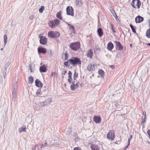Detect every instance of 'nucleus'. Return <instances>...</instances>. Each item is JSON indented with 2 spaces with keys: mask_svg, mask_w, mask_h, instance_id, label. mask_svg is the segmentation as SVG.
I'll return each instance as SVG.
<instances>
[{
  "mask_svg": "<svg viewBox=\"0 0 150 150\" xmlns=\"http://www.w3.org/2000/svg\"><path fill=\"white\" fill-rule=\"evenodd\" d=\"M97 32L100 37H101L103 35V32L102 29L101 28L98 29Z\"/></svg>",
  "mask_w": 150,
  "mask_h": 150,
  "instance_id": "18",
  "label": "nucleus"
},
{
  "mask_svg": "<svg viewBox=\"0 0 150 150\" xmlns=\"http://www.w3.org/2000/svg\"><path fill=\"white\" fill-rule=\"evenodd\" d=\"M110 25H111V29H112V32L113 33H115V30L114 28L113 25L112 24H110Z\"/></svg>",
  "mask_w": 150,
  "mask_h": 150,
  "instance_id": "37",
  "label": "nucleus"
},
{
  "mask_svg": "<svg viewBox=\"0 0 150 150\" xmlns=\"http://www.w3.org/2000/svg\"><path fill=\"white\" fill-rule=\"evenodd\" d=\"M132 135H131L130 136V138H129L128 139V144H127V147H128L130 143V141L131 140V139H132Z\"/></svg>",
  "mask_w": 150,
  "mask_h": 150,
  "instance_id": "34",
  "label": "nucleus"
},
{
  "mask_svg": "<svg viewBox=\"0 0 150 150\" xmlns=\"http://www.w3.org/2000/svg\"><path fill=\"white\" fill-rule=\"evenodd\" d=\"M110 67L112 69H114L115 68V67L113 65H111L110 66Z\"/></svg>",
  "mask_w": 150,
  "mask_h": 150,
  "instance_id": "43",
  "label": "nucleus"
},
{
  "mask_svg": "<svg viewBox=\"0 0 150 150\" xmlns=\"http://www.w3.org/2000/svg\"><path fill=\"white\" fill-rule=\"evenodd\" d=\"M64 59L65 60H67L69 58V54L67 52L65 53L64 54Z\"/></svg>",
  "mask_w": 150,
  "mask_h": 150,
  "instance_id": "32",
  "label": "nucleus"
},
{
  "mask_svg": "<svg viewBox=\"0 0 150 150\" xmlns=\"http://www.w3.org/2000/svg\"><path fill=\"white\" fill-rule=\"evenodd\" d=\"M62 13V12L61 11L58 12L56 14V17L59 19L62 20V18L61 15Z\"/></svg>",
  "mask_w": 150,
  "mask_h": 150,
  "instance_id": "24",
  "label": "nucleus"
},
{
  "mask_svg": "<svg viewBox=\"0 0 150 150\" xmlns=\"http://www.w3.org/2000/svg\"><path fill=\"white\" fill-rule=\"evenodd\" d=\"M150 46V43H148L146 44Z\"/></svg>",
  "mask_w": 150,
  "mask_h": 150,
  "instance_id": "48",
  "label": "nucleus"
},
{
  "mask_svg": "<svg viewBox=\"0 0 150 150\" xmlns=\"http://www.w3.org/2000/svg\"><path fill=\"white\" fill-rule=\"evenodd\" d=\"M34 16L33 15H32L31 16H30V17H29V19L30 20H32L33 19V18H34Z\"/></svg>",
  "mask_w": 150,
  "mask_h": 150,
  "instance_id": "40",
  "label": "nucleus"
},
{
  "mask_svg": "<svg viewBox=\"0 0 150 150\" xmlns=\"http://www.w3.org/2000/svg\"><path fill=\"white\" fill-rule=\"evenodd\" d=\"M81 61L77 57H73L68 59L67 61L64 62V65L66 67L68 66L71 65L73 66H75L77 64H81Z\"/></svg>",
  "mask_w": 150,
  "mask_h": 150,
  "instance_id": "1",
  "label": "nucleus"
},
{
  "mask_svg": "<svg viewBox=\"0 0 150 150\" xmlns=\"http://www.w3.org/2000/svg\"><path fill=\"white\" fill-rule=\"evenodd\" d=\"M3 48H1V50H3Z\"/></svg>",
  "mask_w": 150,
  "mask_h": 150,
  "instance_id": "49",
  "label": "nucleus"
},
{
  "mask_svg": "<svg viewBox=\"0 0 150 150\" xmlns=\"http://www.w3.org/2000/svg\"><path fill=\"white\" fill-rule=\"evenodd\" d=\"M31 70H32V69H31ZM31 72H32V70H31Z\"/></svg>",
  "mask_w": 150,
  "mask_h": 150,
  "instance_id": "52",
  "label": "nucleus"
},
{
  "mask_svg": "<svg viewBox=\"0 0 150 150\" xmlns=\"http://www.w3.org/2000/svg\"><path fill=\"white\" fill-rule=\"evenodd\" d=\"M41 91L40 89H38V90L36 92V94L37 95H40L41 94Z\"/></svg>",
  "mask_w": 150,
  "mask_h": 150,
  "instance_id": "35",
  "label": "nucleus"
},
{
  "mask_svg": "<svg viewBox=\"0 0 150 150\" xmlns=\"http://www.w3.org/2000/svg\"><path fill=\"white\" fill-rule=\"evenodd\" d=\"M143 115H144V118L145 119L146 118V112H143Z\"/></svg>",
  "mask_w": 150,
  "mask_h": 150,
  "instance_id": "42",
  "label": "nucleus"
},
{
  "mask_svg": "<svg viewBox=\"0 0 150 150\" xmlns=\"http://www.w3.org/2000/svg\"><path fill=\"white\" fill-rule=\"evenodd\" d=\"M143 116L142 117V123H143L144 122H145V119H144V118H143Z\"/></svg>",
  "mask_w": 150,
  "mask_h": 150,
  "instance_id": "41",
  "label": "nucleus"
},
{
  "mask_svg": "<svg viewBox=\"0 0 150 150\" xmlns=\"http://www.w3.org/2000/svg\"><path fill=\"white\" fill-rule=\"evenodd\" d=\"M19 132H21L23 131L24 132H25L26 131V127L25 126L24 127H20L19 129Z\"/></svg>",
  "mask_w": 150,
  "mask_h": 150,
  "instance_id": "27",
  "label": "nucleus"
},
{
  "mask_svg": "<svg viewBox=\"0 0 150 150\" xmlns=\"http://www.w3.org/2000/svg\"><path fill=\"white\" fill-rule=\"evenodd\" d=\"M60 35V33L58 32L50 31L48 33V36L53 38H58L59 37Z\"/></svg>",
  "mask_w": 150,
  "mask_h": 150,
  "instance_id": "5",
  "label": "nucleus"
},
{
  "mask_svg": "<svg viewBox=\"0 0 150 150\" xmlns=\"http://www.w3.org/2000/svg\"><path fill=\"white\" fill-rule=\"evenodd\" d=\"M78 74L77 73H76V72H74V76H73V78L74 80H75L76 79V78H77L78 77Z\"/></svg>",
  "mask_w": 150,
  "mask_h": 150,
  "instance_id": "36",
  "label": "nucleus"
},
{
  "mask_svg": "<svg viewBox=\"0 0 150 150\" xmlns=\"http://www.w3.org/2000/svg\"><path fill=\"white\" fill-rule=\"evenodd\" d=\"M115 133L113 130H110L108 133L107 138L110 141L113 140L115 138Z\"/></svg>",
  "mask_w": 150,
  "mask_h": 150,
  "instance_id": "6",
  "label": "nucleus"
},
{
  "mask_svg": "<svg viewBox=\"0 0 150 150\" xmlns=\"http://www.w3.org/2000/svg\"><path fill=\"white\" fill-rule=\"evenodd\" d=\"M73 150H82L79 147H75L74 149Z\"/></svg>",
  "mask_w": 150,
  "mask_h": 150,
  "instance_id": "38",
  "label": "nucleus"
},
{
  "mask_svg": "<svg viewBox=\"0 0 150 150\" xmlns=\"http://www.w3.org/2000/svg\"><path fill=\"white\" fill-rule=\"evenodd\" d=\"M35 85L41 88L42 87V82L38 79H36L35 81Z\"/></svg>",
  "mask_w": 150,
  "mask_h": 150,
  "instance_id": "15",
  "label": "nucleus"
},
{
  "mask_svg": "<svg viewBox=\"0 0 150 150\" xmlns=\"http://www.w3.org/2000/svg\"><path fill=\"white\" fill-rule=\"evenodd\" d=\"M147 134L149 136V138L150 139V130L149 129L147 131Z\"/></svg>",
  "mask_w": 150,
  "mask_h": 150,
  "instance_id": "39",
  "label": "nucleus"
},
{
  "mask_svg": "<svg viewBox=\"0 0 150 150\" xmlns=\"http://www.w3.org/2000/svg\"><path fill=\"white\" fill-rule=\"evenodd\" d=\"M81 46L80 43L79 42H76L71 43L70 44L69 47L73 50L76 51L79 49Z\"/></svg>",
  "mask_w": 150,
  "mask_h": 150,
  "instance_id": "3",
  "label": "nucleus"
},
{
  "mask_svg": "<svg viewBox=\"0 0 150 150\" xmlns=\"http://www.w3.org/2000/svg\"><path fill=\"white\" fill-rule=\"evenodd\" d=\"M79 82L76 83V84H72L71 86V89L72 90L74 91L75 89L77 88L79 86L78 83Z\"/></svg>",
  "mask_w": 150,
  "mask_h": 150,
  "instance_id": "20",
  "label": "nucleus"
},
{
  "mask_svg": "<svg viewBox=\"0 0 150 150\" xmlns=\"http://www.w3.org/2000/svg\"><path fill=\"white\" fill-rule=\"evenodd\" d=\"M87 57L90 59H92L93 56V50L91 49L88 50L86 53Z\"/></svg>",
  "mask_w": 150,
  "mask_h": 150,
  "instance_id": "8",
  "label": "nucleus"
},
{
  "mask_svg": "<svg viewBox=\"0 0 150 150\" xmlns=\"http://www.w3.org/2000/svg\"><path fill=\"white\" fill-rule=\"evenodd\" d=\"M33 81V78L32 76H29L28 77V83L29 84L32 83Z\"/></svg>",
  "mask_w": 150,
  "mask_h": 150,
  "instance_id": "26",
  "label": "nucleus"
},
{
  "mask_svg": "<svg viewBox=\"0 0 150 150\" xmlns=\"http://www.w3.org/2000/svg\"><path fill=\"white\" fill-rule=\"evenodd\" d=\"M132 44H130V47H132Z\"/></svg>",
  "mask_w": 150,
  "mask_h": 150,
  "instance_id": "46",
  "label": "nucleus"
},
{
  "mask_svg": "<svg viewBox=\"0 0 150 150\" xmlns=\"http://www.w3.org/2000/svg\"><path fill=\"white\" fill-rule=\"evenodd\" d=\"M40 37V43L43 45H45L47 42V38L45 36H41Z\"/></svg>",
  "mask_w": 150,
  "mask_h": 150,
  "instance_id": "9",
  "label": "nucleus"
},
{
  "mask_svg": "<svg viewBox=\"0 0 150 150\" xmlns=\"http://www.w3.org/2000/svg\"><path fill=\"white\" fill-rule=\"evenodd\" d=\"M94 65L92 64L91 63H89L87 67V69L89 71H93L94 70Z\"/></svg>",
  "mask_w": 150,
  "mask_h": 150,
  "instance_id": "14",
  "label": "nucleus"
},
{
  "mask_svg": "<svg viewBox=\"0 0 150 150\" xmlns=\"http://www.w3.org/2000/svg\"><path fill=\"white\" fill-rule=\"evenodd\" d=\"M47 70L46 67L45 65L41 66L40 68V71L41 72H45L47 71Z\"/></svg>",
  "mask_w": 150,
  "mask_h": 150,
  "instance_id": "19",
  "label": "nucleus"
},
{
  "mask_svg": "<svg viewBox=\"0 0 150 150\" xmlns=\"http://www.w3.org/2000/svg\"><path fill=\"white\" fill-rule=\"evenodd\" d=\"M146 36L148 38H150V27L146 31Z\"/></svg>",
  "mask_w": 150,
  "mask_h": 150,
  "instance_id": "28",
  "label": "nucleus"
},
{
  "mask_svg": "<svg viewBox=\"0 0 150 150\" xmlns=\"http://www.w3.org/2000/svg\"><path fill=\"white\" fill-rule=\"evenodd\" d=\"M119 138L120 140L118 141H116V142H115L116 144H117V142H120L121 141V138H120V137H119Z\"/></svg>",
  "mask_w": 150,
  "mask_h": 150,
  "instance_id": "44",
  "label": "nucleus"
},
{
  "mask_svg": "<svg viewBox=\"0 0 150 150\" xmlns=\"http://www.w3.org/2000/svg\"><path fill=\"white\" fill-rule=\"evenodd\" d=\"M98 73L100 75L102 76L104 75V72L101 69L99 70Z\"/></svg>",
  "mask_w": 150,
  "mask_h": 150,
  "instance_id": "29",
  "label": "nucleus"
},
{
  "mask_svg": "<svg viewBox=\"0 0 150 150\" xmlns=\"http://www.w3.org/2000/svg\"><path fill=\"white\" fill-rule=\"evenodd\" d=\"M60 21L56 18L53 20L50 21L48 23L49 26L51 28H55L60 24Z\"/></svg>",
  "mask_w": 150,
  "mask_h": 150,
  "instance_id": "2",
  "label": "nucleus"
},
{
  "mask_svg": "<svg viewBox=\"0 0 150 150\" xmlns=\"http://www.w3.org/2000/svg\"><path fill=\"white\" fill-rule=\"evenodd\" d=\"M93 121L96 123H99L101 121L100 116L95 115L93 117Z\"/></svg>",
  "mask_w": 150,
  "mask_h": 150,
  "instance_id": "10",
  "label": "nucleus"
},
{
  "mask_svg": "<svg viewBox=\"0 0 150 150\" xmlns=\"http://www.w3.org/2000/svg\"><path fill=\"white\" fill-rule=\"evenodd\" d=\"M75 3L78 6H81L83 4V3L81 0H76Z\"/></svg>",
  "mask_w": 150,
  "mask_h": 150,
  "instance_id": "23",
  "label": "nucleus"
},
{
  "mask_svg": "<svg viewBox=\"0 0 150 150\" xmlns=\"http://www.w3.org/2000/svg\"><path fill=\"white\" fill-rule=\"evenodd\" d=\"M68 26L69 27V30L71 31L73 33H75V28L74 26L72 25H71L70 24H68Z\"/></svg>",
  "mask_w": 150,
  "mask_h": 150,
  "instance_id": "21",
  "label": "nucleus"
},
{
  "mask_svg": "<svg viewBox=\"0 0 150 150\" xmlns=\"http://www.w3.org/2000/svg\"><path fill=\"white\" fill-rule=\"evenodd\" d=\"M143 20V18L140 16H137L135 18V21L136 23H140L142 22Z\"/></svg>",
  "mask_w": 150,
  "mask_h": 150,
  "instance_id": "12",
  "label": "nucleus"
},
{
  "mask_svg": "<svg viewBox=\"0 0 150 150\" xmlns=\"http://www.w3.org/2000/svg\"><path fill=\"white\" fill-rule=\"evenodd\" d=\"M129 26L132 31V32L134 33H136V27L135 26H133L132 24H130L129 25Z\"/></svg>",
  "mask_w": 150,
  "mask_h": 150,
  "instance_id": "25",
  "label": "nucleus"
},
{
  "mask_svg": "<svg viewBox=\"0 0 150 150\" xmlns=\"http://www.w3.org/2000/svg\"><path fill=\"white\" fill-rule=\"evenodd\" d=\"M116 44V49H118L119 50H121L123 49V47L121 44L120 42L116 41L115 42Z\"/></svg>",
  "mask_w": 150,
  "mask_h": 150,
  "instance_id": "11",
  "label": "nucleus"
},
{
  "mask_svg": "<svg viewBox=\"0 0 150 150\" xmlns=\"http://www.w3.org/2000/svg\"><path fill=\"white\" fill-rule=\"evenodd\" d=\"M4 46L6 44L7 42V36L6 35H5L4 36Z\"/></svg>",
  "mask_w": 150,
  "mask_h": 150,
  "instance_id": "30",
  "label": "nucleus"
},
{
  "mask_svg": "<svg viewBox=\"0 0 150 150\" xmlns=\"http://www.w3.org/2000/svg\"><path fill=\"white\" fill-rule=\"evenodd\" d=\"M72 73L71 71H69L68 72V81L70 83L71 81H72Z\"/></svg>",
  "mask_w": 150,
  "mask_h": 150,
  "instance_id": "22",
  "label": "nucleus"
},
{
  "mask_svg": "<svg viewBox=\"0 0 150 150\" xmlns=\"http://www.w3.org/2000/svg\"><path fill=\"white\" fill-rule=\"evenodd\" d=\"M38 52L39 53H41L43 54H45L47 52L46 49L40 47H39L38 48Z\"/></svg>",
  "mask_w": 150,
  "mask_h": 150,
  "instance_id": "16",
  "label": "nucleus"
},
{
  "mask_svg": "<svg viewBox=\"0 0 150 150\" xmlns=\"http://www.w3.org/2000/svg\"><path fill=\"white\" fill-rule=\"evenodd\" d=\"M13 92H16V91L17 89V86L16 84H15L13 85Z\"/></svg>",
  "mask_w": 150,
  "mask_h": 150,
  "instance_id": "31",
  "label": "nucleus"
},
{
  "mask_svg": "<svg viewBox=\"0 0 150 150\" xmlns=\"http://www.w3.org/2000/svg\"><path fill=\"white\" fill-rule=\"evenodd\" d=\"M44 9V7L43 6H41V7L39 9V11L40 13L42 12Z\"/></svg>",
  "mask_w": 150,
  "mask_h": 150,
  "instance_id": "33",
  "label": "nucleus"
},
{
  "mask_svg": "<svg viewBox=\"0 0 150 150\" xmlns=\"http://www.w3.org/2000/svg\"><path fill=\"white\" fill-rule=\"evenodd\" d=\"M67 73V71H65V73Z\"/></svg>",
  "mask_w": 150,
  "mask_h": 150,
  "instance_id": "50",
  "label": "nucleus"
},
{
  "mask_svg": "<svg viewBox=\"0 0 150 150\" xmlns=\"http://www.w3.org/2000/svg\"><path fill=\"white\" fill-rule=\"evenodd\" d=\"M53 74H54V73H53H53H52L51 74V75H50V76H51V77L52 76H53Z\"/></svg>",
  "mask_w": 150,
  "mask_h": 150,
  "instance_id": "45",
  "label": "nucleus"
},
{
  "mask_svg": "<svg viewBox=\"0 0 150 150\" xmlns=\"http://www.w3.org/2000/svg\"><path fill=\"white\" fill-rule=\"evenodd\" d=\"M115 15L116 16H117V15H116V14L115 13Z\"/></svg>",
  "mask_w": 150,
  "mask_h": 150,
  "instance_id": "51",
  "label": "nucleus"
},
{
  "mask_svg": "<svg viewBox=\"0 0 150 150\" xmlns=\"http://www.w3.org/2000/svg\"><path fill=\"white\" fill-rule=\"evenodd\" d=\"M141 2L139 0H133L131 5L133 8H139L141 5Z\"/></svg>",
  "mask_w": 150,
  "mask_h": 150,
  "instance_id": "4",
  "label": "nucleus"
},
{
  "mask_svg": "<svg viewBox=\"0 0 150 150\" xmlns=\"http://www.w3.org/2000/svg\"><path fill=\"white\" fill-rule=\"evenodd\" d=\"M114 47V45L111 42H109L107 44V49L111 51Z\"/></svg>",
  "mask_w": 150,
  "mask_h": 150,
  "instance_id": "13",
  "label": "nucleus"
},
{
  "mask_svg": "<svg viewBox=\"0 0 150 150\" xmlns=\"http://www.w3.org/2000/svg\"><path fill=\"white\" fill-rule=\"evenodd\" d=\"M47 143H45L44 144L43 146H45V145H47Z\"/></svg>",
  "mask_w": 150,
  "mask_h": 150,
  "instance_id": "47",
  "label": "nucleus"
},
{
  "mask_svg": "<svg viewBox=\"0 0 150 150\" xmlns=\"http://www.w3.org/2000/svg\"><path fill=\"white\" fill-rule=\"evenodd\" d=\"M74 9L71 6H69L66 8L67 14L68 15L73 16L74 15Z\"/></svg>",
  "mask_w": 150,
  "mask_h": 150,
  "instance_id": "7",
  "label": "nucleus"
},
{
  "mask_svg": "<svg viewBox=\"0 0 150 150\" xmlns=\"http://www.w3.org/2000/svg\"><path fill=\"white\" fill-rule=\"evenodd\" d=\"M92 150H99V147L96 144H92L91 146Z\"/></svg>",
  "mask_w": 150,
  "mask_h": 150,
  "instance_id": "17",
  "label": "nucleus"
}]
</instances>
